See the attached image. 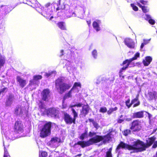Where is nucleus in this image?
<instances>
[{
	"label": "nucleus",
	"mask_w": 157,
	"mask_h": 157,
	"mask_svg": "<svg viewBox=\"0 0 157 157\" xmlns=\"http://www.w3.org/2000/svg\"><path fill=\"white\" fill-rule=\"evenodd\" d=\"M50 5L51 3L50 2H48L46 3L45 6V8H47L49 6H50Z\"/></svg>",
	"instance_id": "54"
},
{
	"label": "nucleus",
	"mask_w": 157,
	"mask_h": 157,
	"mask_svg": "<svg viewBox=\"0 0 157 157\" xmlns=\"http://www.w3.org/2000/svg\"><path fill=\"white\" fill-rule=\"evenodd\" d=\"M78 86L80 87H81V84L80 83V82H75L74 83L73 86L71 89H72V90H73V89L75 88Z\"/></svg>",
	"instance_id": "39"
},
{
	"label": "nucleus",
	"mask_w": 157,
	"mask_h": 157,
	"mask_svg": "<svg viewBox=\"0 0 157 157\" xmlns=\"http://www.w3.org/2000/svg\"><path fill=\"white\" fill-rule=\"evenodd\" d=\"M65 10H60L57 13V15L59 17H61L65 15Z\"/></svg>",
	"instance_id": "38"
},
{
	"label": "nucleus",
	"mask_w": 157,
	"mask_h": 157,
	"mask_svg": "<svg viewBox=\"0 0 157 157\" xmlns=\"http://www.w3.org/2000/svg\"><path fill=\"white\" fill-rule=\"evenodd\" d=\"M93 125L94 127L95 128L97 129L99 127L98 125V123L96 122L95 121L93 124Z\"/></svg>",
	"instance_id": "47"
},
{
	"label": "nucleus",
	"mask_w": 157,
	"mask_h": 157,
	"mask_svg": "<svg viewBox=\"0 0 157 157\" xmlns=\"http://www.w3.org/2000/svg\"><path fill=\"white\" fill-rule=\"evenodd\" d=\"M59 5L58 7L56 8V10H66V7L64 4L60 5V4Z\"/></svg>",
	"instance_id": "27"
},
{
	"label": "nucleus",
	"mask_w": 157,
	"mask_h": 157,
	"mask_svg": "<svg viewBox=\"0 0 157 157\" xmlns=\"http://www.w3.org/2000/svg\"><path fill=\"white\" fill-rule=\"evenodd\" d=\"M76 107V106H75V105H70V108H71V110L72 111V109H74L73 107Z\"/></svg>",
	"instance_id": "60"
},
{
	"label": "nucleus",
	"mask_w": 157,
	"mask_h": 157,
	"mask_svg": "<svg viewBox=\"0 0 157 157\" xmlns=\"http://www.w3.org/2000/svg\"><path fill=\"white\" fill-rule=\"evenodd\" d=\"M148 22L151 25H154L155 22V21L154 20L151 19H149Z\"/></svg>",
	"instance_id": "45"
},
{
	"label": "nucleus",
	"mask_w": 157,
	"mask_h": 157,
	"mask_svg": "<svg viewBox=\"0 0 157 157\" xmlns=\"http://www.w3.org/2000/svg\"><path fill=\"white\" fill-rule=\"evenodd\" d=\"M140 56V53L138 52L136 53L135 55L132 58L130 59H127L123 61L122 63L121 64V65L122 66L125 64H127V66L125 67V68L128 67L129 65H130L131 63L134 60L136 59L138 57Z\"/></svg>",
	"instance_id": "13"
},
{
	"label": "nucleus",
	"mask_w": 157,
	"mask_h": 157,
	"mask_svg": "<svg viewBox=\"0 0 157 157\" xmlns=\"http://www.w3.org/2000/svg\"><path fill=\"white\" fill-rule=\"evenodd\" d=\"M13 97L14 96L13 95H12L11 94H10L7 97V99L6 100V103H10L12 101L13 98Z\"/></svg>",
	"instance_id": "26"
},
{
	"label": "nucleus",
	"mask_w": 157,
	"mask_h": 157,
	"mask_svg": "<svg viewBox=\"0 0 157 157\" xmlns=\"http://www.w3.org/2000/svg\"><path fill=\"white\" fill-rule=\"evenodd\" d=\"M36 84V81L33 78V79L30 81L29 85V86H32Z\"/></svg>",
	"instance_id": "41"
},
{
	"label": "nucleus",
	"mask_w": 157,
	"mask_h": 157,
	"mask_svg": "<svg viewBox=\"0 0 157 157\" xmlns=\"http://www.w3.org/2000/svg\"><path fill=\"white\" fill-rule=\"evenodd\" d=\"M121 148L128 150L129 151L133 150L132 152H131V153H136L135 141L133 142V145H131L127 144L123 141H121L117 147L116 151H118Z\"/></svg>",
	"instance_id": "7"
},
{
	"label": "nucleus",
	"mask_w": 157,
	"mask_h": 157,
	"mask_svg": "<svg viewBox=\"0 0 157 157\" xmlns=\"http://www.w3.org/2000/svg\"><path fill=\"white\" fill-rule=\"evenodd\" d=\"M139 95H138L136 97L132 100L131 101H133V102L132 105L133 104V107L135 108L139 106L140 104V102L139 100Z\"/></svg>",
	"instance_id": "20"
},
{
	"label": "nucleus",
	"mask_w": 157,
	"mask_h": 157,
	"mask_svg": "<svg viewBox=\"0 0 157 157\" xmlns=\"http://www.w3.org/2000/svg\"><path fill=\"white\" fill-rule=\"evenodd\" d=\"M87 133V131H86L82 133L80 136L79 138L81 140H83Z\"/></svg>",
	"instance_id": "36"
},
{
	"label": "nucleus",
	"mask_w": 157,
	"mask_h": 157,
	"mask_svg": "<svg viewBox=\"0 0 157 157\" xmlns=\"http://www.w3.org/2000/svg\"><path fill=\"white\" fill-rule=\"evenodd\" d=\"M20 108L19 107H17L15 109V113L17 115H18V112L19 110V109Z\"/></svg>",
	"instance_id": "50"
},
{
	"label": "nucleus",
	"mask_w": 157,
	"mask_h": 157,
	"mask_svg": "<svg viewBox=\"0 0 157 157\" xmlns=\"http://www.w3.org/2000/svg\"><path fill=\"white\" fill-rule=\"evenodd\" d=\"M38 107L39 110L41 113V114L43 115H44V113L45 110L47 109H46L45 107V105L44 103L42 101H39V103L38 104Z\"/></svg>",
	"instance_id": "16"
},
{
	"label": "nucleus",
	"mask_w": 157,
	"mask_h": 157,
	"mask_svg": "<svg viewBox=\"0 0 157 157\" xmlns=\"http://www.w3.org/2000/svg\"><path fill=\"white\" fill-rule=\"evenodd\" d=\"M112 148H109L106 153L105 157H113L112 154Z\"/></svg>",
	"instance_id": "31"
},
{
	"label": "nucleus",
	"mask_w": 157,
	"mask_h": 157,
	"mask_svg": "<svg viewBox=\"0 0 157 157\" xmlns=\"http://www.w3.org/2000/svg\"><path fill=\"white\" fill-rule=\"evenodd\" d=\"M130 99L129 98L127 99L125 102V105L128 108H129L131 107L132 105V103H133V101H131V102L130 103Z\"/></svg>",
	"instance_id": "28"
},
{
	"label": "nucleus",
	"mask_w": 157,
	"mask_h": 157,
	"mask_svg": "<svg viewBox=\"0 0 157 157\" xmlns=\"http://www.w3.org/2000/svg\"><path fill=\"white\" fill-rule=\"evenodd\" d=\"M153 144L152 146V147L154 148H155L157 147V141H154L153 143Z\"/></svg>",
	"instance_id": "49"
},
{
	"label": "nucleus",
	"mask_w": 157,
	"mask_h": 157,
	"mask_svg": "<svg viewBox=\"0 0 157 157\" xmlns=\"http://www.w3.org/2000/svg\"><path fill=\"white\" fill-rule=\"evenodd\" d=\"M92 25L94 29L97 32L100 30V27L98 23L96 21H94L92 24Z\"/></svg>",
	"instance_id": "24"
},
{
	"label": "nucleus",
	"mask_w": 157,
	"mask_h": 157,
	"mask_svg": "<svg viewBox=\"0 0 157 157\" xmlns=\"http://www.w3.org/2000/svg\"><path fill=\"white\" fill-rule=\"evenodd\" d=\"M125 44L131 48H133L135 47L134 42L130 39H127L125 40Z\"/></svg>",
	"instance_id": "17"
},
{
	"label": "nucleus",
	"mask_w": 157,
	"mask_h": 157,
	"mask_svg": "<svg viewBox=\"0 0 157 157\" xmlns=\"http://www.w3.org/2000/svg\"><path fill=\"white\" fill-rule=\"evenodd\" d=\"M65 15L68 17H70L72 16H75V14L72 9L69 8L66 9L65 10Z\"/></svg>",
	"instance_id": "18"
},
{
	"label": "nucleus",
	"mask_w": 157,
	"mask_h": 157,
	"mask_svg": "<svg viewBox=\"0 0 157 157\" xmlns=\"http://www.w3.org/2000/svg\"><path fill=\"white\" fill-rule=\"evenodd\" d=\"M90 108L87 103L84 104L82 107V108L80 111V117H84L87 115L90 112Z\"/></svg>",
	"instance_id": "11"
},
{
	"label": "nucleus",
	"mask_w": 157,
	"mask_h": 157,
	"mask_svg": "<svg viewBox=\"0 0 157 157\" xmlns=\"http://www.w3.org/2000/svg\"><path fill=\"white\" fill-rule=\"evenodd\" d=\"M144 111L141 110L134 113H132V118L133 119L141 118L144 117Z\"/></svg>",
	"instance_id": "15"
},
{
	"label": "nucleus",
	"mask_w": 157,
	"mask_h": 157,
	"mask_svg": "<svg viewBox=\"0 0 157 157\" xmlns=\"http://www.w3.org/2000/svg\"><path fill=\"white\" fill-rule=\"evenodd\" d=\"M8 90V89L7 87H4L1 90H0V93L1 94L2 93H3L4 92H7Z\"/></svg>",
	"instance_id": "48"
},
{
	"label": "nucleus",
	"mask_w": 157,
	"mask_h": 157,
	"mask_svg": "<svg viewBox=\"0 0 157 157\" xmlns=\"http://www.w3.org/2000/svg\"><path fill=\"white\" fill-rule=\"evenodd\" d=\"M23 125L21 121H17L14 124V131L16 133H18L23 132Z\"/></svg>",
	"instance_id": "10"
},
{
	"label": "nucleus",
	"mask_w": 157,
	"mask_h": 157,
	"mask_svg": "<svg viewBox=\"0 0 157 157\" xmlns=\"http://www.w3.org/2000/svg\"><path fill=\"white\" fill-rule=\"evenodd\" d=\"M137 5L142 10L143 12L144 13H146L148 11V10L147 9V7L145 6H142L139 2H137Z\"/></svg>",
	"instance_id": "22"
},
{
	"label": "nucleus",
	"mask_w": 157,
	"mask_h": 157,
	"mask_svg": "<svg viewBox=\"0 0 157 157\" xmlns=\"http://www.w3.org/2000/svg\"><path fill=\"white\" fill-rule=\"evenodd\" d=\"M5 59L3 57L1 56H0V70L1 68L3 66L5 63Z\"/></svg>",
	"instance_id": "29"
},
{
	"label": "nucleus",
	"mask_w": 157,
	"mask_h": 157,
	"mask_svg": "<svg viewBox=\"0 0 157 157\" xmlns=\"http://www.w3.org/2000/svg\"><path fill=\"white\" fill-rule=\"evenodd\" d=\"M72 90V89H71L67 93L64 94L63 97V99L64 100L66 99L71 97V94Z\"/></svg>",
	"instance_id": "23"
},
{
	"label": "nucleus",
	"mask_w": 157,
	"mask_h": 157,
	"mask_svg": "<svg viewBox=\"0 0 157 157\" xmlns=\"http://www.w3.org/2000/svg\"><path fill=\"white\" fill-rule=\"evenodd\" d=\"M141 122L139 119L135 120L131 123L130 129L133 132H136L141 129Z\"/></svg>",
	"instance_id": "9"
},
{
	"label": "nucleus",
	"mask_w": 157,
	"mask_h": 157,
	"mask_svg": "<svg viewBox=\"0 0 157 157\" xmlns=\"http://www.w3.org/2000/svg\"><path fill=\"white\" fill-rule=\"evenodd\" d=\"M50 92L48 89H44L41 93L42 101H48L50 97Z\"/></svg>",
	"instance_id": "12"
},
{
	"label": "nucleus",
	"mask_w": 157,
	"mask_h": 157,
	"mask_svg": "<svg viewBox=\"0 0 157 157\" xmlns=\"http://www.w3.org/2000/svg\"><path fill=\"white\" fill-rule=\"evenodd\" d=\"M156 94H157L155 92L154 93L150 92L149 94L150 99L151 100L155 98Z\"/></svg>",
	"instance_id": "33"
},
{
	"label": "nucleus",
	"mask_w": 157,
	"mask_h": 157,
	"mask_svg": "<svg viewBox=\"0 0 157 157\" xmlns=\"http://www.w3.org/2000/svg\"><path fill=\"white\" fill-rule=\"evenodd\" d=\"M88 120L90 122H91L93 124L95 121L94 120L92 119H89Z\"/></svg>",
	"instance_id": "58"
},
{
	"label": "nucleus",
	"mask_w": 157,
	"mask_h": 157,
	"mask_svg": "<svg viewBox=\"0 0 157 157\" xmlns=\"http://www.w3.org/2000/svg\"><path fill=\"white\" fill-rule=\"evenodd\" d=\"M152 157H157V151L155 155H154Z\"/></svg>",
	"instance_id": "64"
},
{
	"label": "nucleus",
	"mask_w": 157,
	"mask_h": 157,
	"mask_svg": "<svg viewBox=\"0 0 157 157\" xmlns=\"http://www.w3.org/2000/svg\"><path fill=\"white\" fill-rule=\"evenodd\" d=\"M59 111L56 108L52 107L45 110L44 115L54 118L59 117Z\"/></svg>",
	"instance_id": "8"
},
{
	"label": "nucleus",
	"mask_w": 157,
	"mask_h": 157,
	"mask_svg": "<svg viewBox=\"0 0 157 157\" xmlns=\"http://www.w3.org/2000/svg\"><path fill=\"white\" fill-rule=\"evenodd\" d=\"M82 105L81 103H79L77 104H75V106L77 107H81L82 106Z\"/></svg>",
	"instance_id": "53"
},
{
	"label": "nucleus",
	"mask_w": 157,
	"mask_h": 157,
	"mask_svg": "<svg viewBox=\"0 0 157 157\" xmlns=\"http://www.w3.org/2000/svg\"><path fill=\"white\" fill-rule=\"evenodd\" d=\"M117 109V107H115L114 108H110L107 111V114L109 115L111 114L114 111H115Z\"/></svg>",
	"instance_id": "30"
},
{
	"label": "nucleus",
	"mask_w": 157,
	"mask_h": 157,
	"mask_svg": "<svg viewBox=\"0 0 157 157\" xmlns=\"http://www.w3.org/2000/svg\"><path fill=\"white\" fill-rule=\"evenodd\" d=\"M52 74L51 73H46L45 74V76L47 77L48 78Z\"/></svg>",
	"instance_id": "56"
},
{
	"label": "nucleus",
	"mask_w": 157,
	"mask_h": 157,
	"mask_svg": "<svg viewBox=\"0 0 157 157\" xmlns=\"http://www.w3.org/2000/svg\"><path fill=\"white\" fill-rule=\"evenodd\" d=\"M30 2L31 3L30 6L33 7L35 8L36 10L41 14H43L44 17L48 19H49L50 20L53 18V16H50L51 15L50 11L48 12L46 10L47 9L43 7L36 0H31Z\"/></svg>",
	"instance_id": "3"
},
{
	"label": "nucleus",
	"mask_w": 157,
	"mask_h": 157,
	"mask_svg": "<svg viewBox=\"0 0 157 157\" xmlns=\"http://www.w3.org/2000/svg\"><path fill=\"white\" fill-rule=\"evenodd\" d=\"M131 133V131L129 129L124 130L123 132V135L125 136H127Z\"/></svg>",
	"instance_id": "32"
},
{
	"label": "nucleus",
	"mask_w": 157,
	"mask_h": 157,
	"mask_svg": "<svg viewBox=\"0 0 157 157\" xmlns=\"http://www.w3.org/2000/svg\"><path fill=\"white\" fill-rule=\"evenodd\" d=\"M16 80L19 86L21 88H23L25 86L27 83L26 80L22 78L20 76L18 75L17 76Z\"/></svg>",
	"instance_id": "14"
},
{
	"label": "nucleus",
	"mask_w": 157,
	"mask_h": 157,
	"mask_svg": "<svg viewBox=\"0 0 157 157\" xmlns=\"http://www.w3.org/2000/svg\"><path fill=\"white\" fill-rule=\"evenodd\" d=\"M33 78L36 81L42 79V76L40 75H35L33 76Z\"/></svg>",
	"instance_id": "37"
},
{
	"label": "nucleus",
	"mask_w": 157,
	"mask_h": 157,
	"mask_svg": "<svg viewBox=\"0 0 157 157\" xmlns=\"http://www.w3.org/2000/svg\"><path fill=\"white\" fill-rule=\"evenodd\" d=\"M139 2L142 4L144 5H147L148 3V1H147L144 0H140Z\"/></svg>",
	"instance_id": "46"
},
{
	"label": "nucleus",
	"mask_w": 157,
	"mask_h": 157,
	"mask_svg": "<svg viewBox=\"0 0 157 157\" xmlns=\"http://www.w3.org/2000/svg\"><path fill=\"white\" fill-rule=\"evenodd\" d=\"M92 55L94 58H96L97 55V51L96 50H94L92 52Z\"/></svg>",
	"instance_id": "44"
},
{
	"label": "nucleus",
	"mask_w": 157,
	"mask_h": 157,
	"mask_svg": "<svg viewBox=\"0 0 157 157\" xmlns=\"http://www.w3.org/2000/svg\"><path fill=\"white\" fill-rule=\"evenodd\" d=\"M112 132V129H109V132L106 135L104 136H101L96 135V133L95 132H90L89 135V136L92 137L94 136H95L90 138L86 141H78L74 144L73 147H74L76 145H79L82 148H84L101 141H102L103 143L105 144L107 143H109L111 140L112 139L111 136Z\"/></svg>",
	"instance_id": "1"
},
{
	"label": "nucleus",
	"mask_w": 157,
	"mask_h": 157,
	"mask_svg": "<svg viewBox=\"0 0 157 157\" xmlns=\"http://www.w3.org/2000/svg\"><path fill=\"white\" fill-rule=\"evenodd\" d=\"M20 114H22L23 113V112L22 110V109L21 108V107L20 108Z\"/></svg>",
	"instance_id": "62"
},
{
	"label": "nucleus",
	"mask_w": 157,
	"mask_h": 157,
	"mask_svg": "<svg viewBox=\"0 0 157 157\" xmlns=\"http://www.w3.org/2000/svg\"><path fill=\"white\" fill-rule=\"evenodd\" d=\"M59 138L57 137L52 138L50 142L52 144H53L58 142Z\"/></svg>",
	"instance_id": "35"
},
{
	"label": "nucleus",
	"mask_w": 157,
	"mask_h": 157,
	"mask_svg": "<svg viewBox=\"0 0 157 157\" xmlns=\"http://www.w3.org/2000/svg\"><path fill=\"white\" fill-rule=\"evenodd\" d=\"M48 153L45 151H42L40 154H39V157H47Z\"/></svg>",
	"instance_id": "34"
},
{
	"label": "nucleus",
	"mask_w": 157,
	"mask_h": 157,
	"mask_svg": "<svg viewBox=\"0 0 157 157\" xmlns=\"http://www.w3.org/2000/svg\"><path fill=\"white\" fill-rule=\"evenodd\" d=\"M82 155V154H78L77 155L75 156V157H76L77 156L80 157Z\"/></svg>",
	"instance_id": "63"
},
{
	"label": "nucleus",
	"mask_w": 157,
	"mask_h": 157,
	"mask_svg": "<svg viewBox=\"0 0 157 157\" xmlns=\"http://www.w3.org/2000/svg\"><path fill=\"white\" fill-rule=\"evenodd\" d=\"M55 85L56 89L60 94H63L71 86L70 84L64 82L61 78H59L56 80Z\"/></svg>",
	"instance_id": "4"
},
{
	"label": "nucleus",
	"mask_w": 157,
	"mask_h": 157,
	"mask_svg": "<svg viewBox=\"0 0 157 157\" xmlns=\"http://www.w3.org/2000/svg\"><path fill=\"white\" fill-rule=\"evenodd\" d=\"M72 112L73 117L67 113L64 112L63 113V119L66 124H71L72 123H75L76 119L78 117V113L74 109H72Z\"/></svg>",
	"instance_id": "6"
},
{
	"label": "nucleus",
	"mask_w": 157,
	"mask_h": 157,
	"mask_svg": "<svg viewBox=\"0 0 157 157\" xmlns=\"http://www.w3.org/2000/svg\"><path fill=\"white\" fill-rule=\"evenodd\" d=\"M131 6L132 7L133 10L135 11H137L138 10V7L136 6L133 3H132L130 4Z\"/></svg>",
	"instance_id": "42"
},
{
	"label": "nucleus",
	"mask_w": 157,
	"mask_h": 157,
	"mask_svg": "<svg viewBox=\"0 0 157 157\" xmlns=\"http://www.w3.org/2000/svg\"><path fill=\"white\" fill-rule=\"evenodd\" d=\"M147 44V43H142L141 44V46H140V48H142L144 47V45H146V44Z\"/></svg>",
	"instance_id": "55"
},
{
	"label": "nucleus",
	"mask_w": 157,
	"mask_h": 157,
	"mask_svg": "<svg viewBox=\"0 0 157 157\" xmlns=\"http://www.w3.org/2000/svg\"><path fill=\"white\" fill-rule=\"evenodd\" d=\"M57 25L62 30H67L65 22L63 21H59L57 23Z\"/></svg>",
	"instance_id": "21"
},
{
	"label": "nucleus",
	"mask_w": 157,
	"mask_h": 157,
	"mask_svg": "<svg viewBox=\"0 0 157 157\" xmlns=\"http://www.w3.org/2000/svg\"><path fill=\"white\" fill-rule=\"evenodd\" d=\"M152 60V58L150 56H147L145 57V59L143 61V63L144 66H148Z\"/></svg>",
	"instance_id": "19"
},
{
	"label": "nucleus",
	"mask_w": 157,
	"mask_h": 157,
	"mask_svg": "<svg viewBox=\"0 0 157 157\" xmlns=\"http://www.w3.org/2000/svg\"><path fill=\"white\" fill-rule=\"evenodd\" d=\"M99 111L100 113H104L107 111V109L105 107H101L100 108Z\"/></svg>",
	"instance_id": "40"
},
{
	"label": "nucleus",
	"mask_w": 157,
	"mask_h": 157,
	"mask_svg": "<svg viewBox=\"0 0 157 157\" xmlns=\"http://www.w3.org/2000/svg\"><path fill=\"white\" fill-rule=\"evenodd\" d=\"M86 22L88 24V25L89 26H90V25L91 24V21L90 20H89V21H86Z\"/></svg>",
	"instance_id": "61"
},
{
	"label": "nucleus",
	"mask_w": 157,
	"mask_h": 157,
	"mask_svg": "<svg viewBox=\"0 0 157 157\" xmlns=\"http://www.w3.org/2000/svg\"><path fill=\"white\" fill-rule=\"evenodd\" d=\"M123 67L121 68L119 72V76L120 77H122V78H124V75H122V72L123 70H125L128 68V67H126L125 68V67L127 66V64H125V65H123Z\"/></svg>",
	"instance_id": "25"
},
{
	"label": "nucleus",
	"mask_w": 157,
	"mask_h": 157,
	"mask_svg": "<svg viewBox=\"0 0 157 157\" xmlns=\"http://www.w3.org/2000/svg\"><path fill=\"white\" fill-rule=\"evenodd\" d=\"M60 52L61 53V54L60 55V56L61 57V56H63V55H64V54H63L64 51H63V50H61Z\"/></svg>",
	"instance_id": "59"
},
{
	"label": "nucleus",
	"mask_w": 157,
	"mask_h": 157,
	"mask_svg": "<svg viewBox=\"0 0 157 157\" xmlns=\"http://www.w3.org/2000/svg\"><path fill=\"white\" fill-rule=\"evenodd\" d=\"M124 120L123 119H119L117 120V122L119 123H121Z\"/></svg>",
	"instance_id": "57"
},
{
	"label": "nucleus",
	"mask_w": 157,
	"mask_h": 157,
	"mask_svg": "<svg viewBox=\"0 0 157 157\" xmlns=\"http://www.w3.org/2000/svg\"><path fill=\"white\" fill-rule=\"evenodd\" d=\"M67 107V105L66 104H63L62 105V108L63 109H66Z\"/></svg>",
	"instance_id": "52"
},
{
	"label": "nucleus",
	"mask_w": 157,
	"mask_h": 157,
	"mask_svg": "<svg viewBox=\"0 0 157 157\" xmlns=\"http://www.w3.org/2000/svg\"><path fill=\"white\" fill-rule=\"evenodd\" d=\"M145 112L147 114L148 118H149V120L150 121H151V117H152V115L151 114H150V113H149L148 112H146V111H145Z\"/></svg>",
	"instance_id": "51"
},
{
	"label": "nucleus",
	"mask_w": 157,
	"mask_h": 157,
	"mask_svg": "<svg viewBox=\"0 0 157 157\" xmlns=\"http://www.w3.org/2000/svg\"><path fill=\"white\" fill-rule=\"evenodd\" d=\"M8 156H9V155L7 150L5 147H4V152L3 157H8Z\"/></svg>",
	"instance_id": "43"
},
{
	"label": "nucleus",
	"mask_w": 157,
	"mask_h": 157,
	"mask_svg": "<svg viewBox=\"0 0 157 157\" xmlns=\"http://www.w3.org/2000/svg\"><path fill=\"white\" fill-rule=\"evenodd\" d=\"M155 140L154 136L151 137L146 140V143L139 140H137L135 141L136 153L142 152L145 151L146 149L150 147L154 143Z\"/></svg>",
	"instance_id": "2"
},
{
	"label": "nucleus",
	"mask_w": 157,
	"mask_h": 157,
	"mask_svg": "<svg viewBox=\"0 0 157 157\" xmlns=\"http://www.w3.org/2000/svg\"><path fill=\"white\" fill-rule=\"evenodd\" d=\"M44 122V124L40 130V136L42 138H45L51 134V128L53 126V123L51 121H45Z\"/></svg>",
	"instance_id": "5"
}]
</instances>
